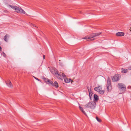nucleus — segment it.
Wrapping results in <instances>:
<instances>
[{
	"label": "nucleus",
	"mask_w": 131,
	"mask_h": 131,
	"mask_svg": "<svg viewBox=\"0 0 131 131\" xmlns=\"http://www.w3.org/2000/svg\"><path fill=\"white\" fill-rule=\"evenodd\" d=\"M3 56L4 57H6V54L5 53H4V52H3Z\"/></svg>",
	"instance_id": "nucleus-23"
},
{
	"label": "nucleus",
	"mask_w": 131,
	"mask_h": 131,
	"mask_svg": "<svg viewBox=\"0 0 131 131\" xmlns=\"http://www.w3.org/2000/svg\"><path fill=\"white\" fill-rule=\"evenodd\" d=\"M52 86L55 87L56 88L58 87V83L57 81H55L54 83H53V84H52Z\"/></svg>",
	"instance_id": "nucleus-14"
},
{
	"label": "nucleus",
	"mask_w": 131,
	"mask_h": 131,
	"mask_svg": "<svg viewBox=\"0 0 131 131\" xmlns=\"http://www.w3.org/2000/svg\"><path fill=\"white\" fill-rule=\"evenodd\" d=\"M94 100L95 101H97V100H99V98L98 97V96L97 95H96L95 94L94 95Z\"/></svg>",
	"instance_id": "nucleus-16"
},
{
	"label": "nucleus",
	"mask_w": 131,
	"mask_h": 131,
	"mask_svg": "<svg viewBox=\"0 0 131 131\" xmlns=\"http://www.w3.org/2000/svg\"><path fill=\"white\" fill-rule=\"evenodd\" d=\"M128 69L129 70H131V67H128Z\"/></svg>",
	"instance_id": "nucleus-21"
},
{
	"label": "nucleus",
	"mask_w": 131,
	"mask_h": 131,
	"mask_svg": "<svg viewBox=\"0 0 131 131\" xmlns=\"http://www.w3.org/2000/svg\"><path fill=\"white\" fill-rule=\"evenodd\" d=\"M124 33L123 32H118L116 34V35L118 36H124Z\"/></svg>",
	"instance_id": "nucleus-11"
},
{
	"label": "nucleus",
	"mask_w": 131,
	"mask_h": 131,
	"mask_svg": "<svg viewBox=\"0 0 131 131\" xmlns=\"http://www.w3.org/2000/svg\"><path fill=\"white\" fill-rule=\"evenodd\" d=\"M8 6L10 7L14 10H15L16 12L17 13H21L24 14H25V11L24 10L17 6H14L10 5H8Z\"/></svg>",
	"instance_id": "nucleus-1"
},
{
	"label": "nucleus",
	"mask_w": 131,
	"mask_h": 131,
	"mask_svg": "<svg viewBox=\"0 0 131 131\" xmlns=\"http://www.w3.org/2000/svg\"><path fill=\"white\" fill-rule=\"evenodd\" d=\"M0 131H2L0 130Z\"/></svg>",
	"instance_id": "nucleus-28"
},
{
	"label": "nucleus",
	"mask_w": 131,
	"mask_h": 131,
	"mask_svg": "<svg viewBox=\"0 0 131 131\" xmlns=\"http://www.w3.org/2000/svg\"><path fill=\"white\" fill-rule=\"evenodd\" d=\"M79 107L80 109L82 112L86 116H87V114L84 111L83 108L80 106H79Z\"/></svg>",
	"instance_id": "nucleus-13"
},
{
	"label": "nucleus",
	"mask_w": 131,
	"mask_h": 131,
	"mask_svg": "<svg viewBox=\"0 0 131 131\" xmlns=\"http://www.w3.org/2000/svg\"><path fill=\"white\" fill-rule=\"evenodd\" d=\"M121 75L118 74H115L112 78V81L113 82H117L120 79Z\"/></svg>",
	"instance_id": "nucleus-6"
},
{
	"label": "nucleus",
	"mask_w": 131,
	"mask_h": 131,
	"mask_svg": "<svg viewBox=\"0 0 131 131\" xmlns=\"http://www.w3.org/2000/svg\"><path fill=\"white\" fill-rule=\"evenodd\" d=\"M64 80L65 82L66 83H68L70 82L71 81H72H72L71 80V79H68L66 77L64 78Z\"/></svg>",
	"instance_id": "nucleus-12"
},
{
	"label": "nucleus",
	"mask_w": 131,
	"mask_h": 131,
	"mask_svg": "<svg viewBox=\"0 0 131 131\" xmlns=\"http://www.w3.org/2000/svg\"><path fill=\"white\" fill-rule=\"evenodd\" d=\"M49 85H52V84H53V83L51 81L49 80L48 82L47 83Z\"/></svg>",
	"instance_id": "nucleus-17"
},
{
	"label": "nucleus",
	"mask_w": 131,
	"mask_h": 131,
	"mask_svg": "<svg viewBox=\"0 0 131 131\" xmlns=\"http://www.w3.org/2000/svg\"><path fill=\"white\" fill-rule=\"evenodd\" d=\"M107 89L108 92L111 91L112 89L111 81L109 77H108L106 84Z\"/></svg>",
	"instance_id": "nucleus-3"
},
{
	"label": "nucleus",
	"mask_w": 131,
	"mask_h": 131,
	"mask_svg": "<svg viewBox=\"0 0 131 131\" xmlns=\"http://www.w3.org/2000/svg\"><path fill=\"white\" fill-rule=\"evenodd\" d=\"M1 49H2L1 47V46H0V50H1Z\"/></svg>",
	"instance_id": "nucleus-26"
},
{
	"label": "nucleus",
	"mask_w": 131,
	"mask_h": 131,
	"mask_svg": "<svg viewBox=\"0 0 131 131\" xmlns=\"http://www.w3.org/2000/svg\"><path fill=\"white\" fill-rule=\"evenodd\" d=\"M45 55H43V59H45Z\"/></svg>",
	"instance_id": "nucleus-25"
},
{
	"label": "nucleus",
	"mask_w": 131,
	"mask_h": 131,
	"mask_svg": "<svg viewBox=\"0 0 131 131\" xmlns=\"http://www.w3.org/2000/svg\"><path fill=\"white\" fill-rule=\"evenodd\" d=\"M62 75L64 77V78L66 77V75L64 73H62Z\"/></svg>",
	"instance_id": "nucleus-20"
},
{
	"label": "nucleus",
	"mask_w": 131,
	"mask_h": 131,
	"mask_svg": "<svg viewBox=\"0 0 131 131\" xmlns=\"http://www.w3.org/2000/svg\"><path fill=\"white\" fill-rule=\"evenodd\" d=\"M6 83L7 85V86L10 88H12V85L10 81L9 80H8L6 82Z\"/></svg>",
	"instance_id": "nucleus-9"
},
{
	"label": "nucleus",
	"mask_w": 131,
	"mask_h": 131,
	"mask_svg": "<svg viewBox=\"0 0 131 131\" xmlns=\"http://www.w3.org/2000/svg\"><path fill=\"white\" fill-rule=\"evenodd\" d=\"M96 106V103L94 102H89L87 104L84 105V106L87 108H90L92 109L95 108Z\"/></svg>",
	"instance_id": "nucleus-2"
},
{
	"label": "nucleus",
	"mask_w": 131,
	"mask_h": 131,
	"mask_svg": "<svg viewBox=\"0 0 131 131\" xmlns=\"http://www.w3.org/2000/svg\"><path fill=\"white\" fill-rule=\"evenodd\" d=\"M44 81L45 82H46L47 83L49 81V80L48 79L44 78Z\"/></svg>",
	"instance_id": "nucleus-18"
},
{
	"label": "nucleus",
	"mask_w": 131,
	"mask_h": 131,
	"mask_svg": "<svg viewBox=\"0 0 131 131\" xmlns=\"http://www.w3.org/2000/svg\"><path fill=\"white\" fill-rule=\"evenodd\" d=\"M34 78L36 80H37L38 81H39V80L38 79V78H37L35 77H34Z\"/></svg>",
	"instance_id": "nucleus-22"
},
{
	"label": "nucleus",
	"mask_w": 131,
	"mask_h": 131,
	"mask_svg": "<svg viewBox=\"0 0 131 131\" xmlns=\"http://www.w3.org/2000/svg\"><path fill=\"white\" fill-rule=\"evenodd\" d=\"M54 72L51 71V72L55 76H56L58 79L60 78L61 76L59 74L57 70L54 69L53 70Z\"/></svg>",
	"instance_id": "nucleus-8"
},
{
	"label": "nucleus",
	"mask_w": 131,
	"mask_h": 131,
	"mask_svg": "<svg viewBox=\"0 0 131 131\" xmlns=\"http://www.w3.org/2000/svg\"><path fill=\"white\" fill-rule=\"evenodd\" d=\"M117 87L119 90L121 91H125L126 89L125 85L122 83H119L118 84Z\"/></svg>",
	"instance_id": "nucleus-7"
},
{
	"label": "nucleus",
	"mask_w": 131,
	"mask_h": 131,
	"mask_svg": "<svg viewBox=\"0 0 131 131\" xmlns=\"http://www.w3.org/2000/svg\"><path fill=\"white\" fill-rule=\"evenodd\" d=\"M96 119L98 122H101V120L99 118L97 117H96Z\"/></svg>",
	"instance_id": "nucleus-19"
},
{
	"label": "nucleus",
	"mask_w": 131,
	"mask_h": 131,
	"mask_svg": "<svg viewBox=\"0 0 131 131\" xmlns=\"http://www.w3.org/2000/svg\"><path fill=\"white\" fill-rule=\"evenodd\" d=\"M32 26L34 27H36V26L35 25V24H33V25L32 24Z\"/></svg>",
	"instance_id": "nucleus-24"
},
{
	"label": "nucleus",
	"mask_w": 131,
	"mask_h": 131,
	"mask_svg": "<svg viewBox=\"0 0 131 131\" xmlns=\"http://www.w3.org/2000/svg\"><path fill=\"white\" fill-rule=\"evenodd\" d=\"M9 37V35L8 34H6L4 37V40L6 42H8V39Z\"/></svg>",
	"instance_id": "nucleus-10"
},
{
	"label": "nucleus",
	"mask_w": 131,
	"mask_h": 131,
	"mask_svg": "<svg viewBox=\"0 0 131 131\" xmlns=\"http://www.w3.org/2000/svg\"><path fill=\"white\" fill-rule=\"evenodd\" d=\"M102 87L100 86L95 87L94 88V90L98 92L99 94H103L104 93L105 91L104 90H102Z\"/></svg>",
	"instance_id": "nucleus-5"
},
{
	"label": "nucleus",
	"mask_w": 131,
	"mask_h": 131,
	"mask_svg": "<svg viewBox=\"0 0 131 131\" xmlns=\"http://www.w3.org/2000/svg\"><path fill=\"white\" fill-rule=\"evenodd\" d=\"M122 73H126L127 72V69H124L123 68H122L121 69Z\"/></svg>",
	"instance_id": "nucleus-15"
},
{
	"label": "nucleus",
	"mask_w": 131,
	"mask_h": 131,
	"mask_svg": "<svg viewBox=\"0 0 131 131\" xmlns=\"http://www.w3.org/2000/svg\"><path fill=\"white\" fill-rule=\"evenodd\" d=\"M94 39H92V40H94Z\"/></svg>",
	"instance_id": "nucleus-27"
},
{
	"label": "nucleus",
	"mask_w": 131,
	"mask_h": 131,
	"mask_svg": "<svg viewBox=\"0 0 131 131\" xmlns=\"http://www.w3.org/2000/svg\"><path fill=\"white\" fill-rule=\"evenodd\" d=\"M101 32L93 33L91 34L89 36H87L84 37L83 38V39H88L92 38L96 36L99 35L101 34Z\"/></svg>",
	"instance_id": "nucleus-4"
}]
</instances>
